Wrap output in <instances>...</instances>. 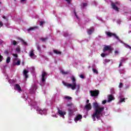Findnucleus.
<instances>
[{"label": "nucleus", "instance_id": "nucleus-1", "mask_svg": "<svg viewBox=\"0 0 131 131\" xmlns=\"http://www.w3.org/2000/svg\"><path fill=\"white\" fill-rule=\"evenodd\" d=\"M93 107L95 109V112L92 115V117L94 119L97 118L99 120V119H100L101 116L103 115L104 107H99V104L97 102L93 103Z\"/></svg>", "mask_w": 131, "mask_h": 131}, {"label": "nucleus", "instance_id": "nucleus-2", "mask_svg": "<svg viewBox=\"0 0 131 131\" xmlns=\"http://www.w3.org/2000/svg\"><path fill=\"white\" fill-rule=\"evenodd\" d=\"M72 81L73 82L72 84L68 83H63L64 85H66L67 88L69 89H72V90H74L76 89V83L75 82V78L72 77Z\"/></svg>", "mask_w": 131, "mask_h": 131}, {"label": "nucleus", "instance_id": "nucleus-3", "mask_svg": "<svg viewBox=\"0 0 131 131\" xmlns=\"http://www.w3.org/2000/svg\"><path fill=\"white\" fill-rule=\"evenodd\" d=\"M90 94L91 97H98L99 94V90L90 91Z\"/></svg>", "mask_w": 131, "mask_h": 131}, {"label": "nucleus", "instance_id": "nucleus-4", "mask_svg": "<svg viewBox=\"0 0 131 131\" xmlns=\"http://www.w3.org/2000/svg\"><path fill=\"white\" fill-rule=\"evenodd\" d=\"M105 34L108 37L114 36V37H115V38H116V39H118V40L119 39V38H118V36H117V35H116V34L115 33H111L110 32H106Z\"/></svg>", "mask_w": 131, "mask_h": 131}, {"label": "nucleus", "instance_id": "nucleus-5", "mask_svg": "<svg viewBox=\"0 0 131 131\" xmlns=\"http://www.w3.org/2000/svg\"><path fill=\"white\" fill-rule=\"evenodd\" d=\"M111 6L113 10H115V11H116L117 12H119V8L116 6V4H115V3L112 2Z\"/></svg>", "mask_w": 131, "mask_h": 131}, {"label": "nucleus", "instance_id": "nucleus-6", "mask_svg": "<svg viewBox=\"0 0 131 131\" xmlns=\"http://www.w3.org/2000/svg\"><path fill=\"white\" fill-rule=\"evenodd\" d=\"M47 75H48V74L47 73V72H44L43 73H42L41 74V81L42 82H45V81H46V77H47Z\"/></svg>", "mask_w": 131, "mask_h": 131}, {"label": "nucleus", "instance_id": "nucleus-7", "mask_svg": "<svg viewBox=\"0 0 131 131\" xmlns=\"http://www.w3.org/2000/svg\"><path fill=\"white\" fill-rule=\"evenodd\" d=\"M58 110V114H59L60 116H61V117H64V115H66V112H63L61 110H60V109L59 108H57Z\"/></svg>", "mask_w": 131, "mask_h": 131}, {"label": "nucleus", "instance_id": "nucleus-8", "mask_svg": "<svg viewBox=\"0 0 131 131\" xmlns=\"http://www.w3.org/2000/svg\"><path fill=\"white\" fill-rule=\"evenodd\" d=\"M108 98V100L107 102L108 103H110V102H112V101H113L114 100V96L112 95H109L107 96Z\"/></svg>", "mask_w": 131, "mask_h": 131}, {"label": "nucleus", "instance_id": "nucleus-9", "mask_svg": "<svg viewBox=\"0 0 131 131\" xmlns=\"http://www.w3.org/2000/svg\"><path fill=\"white\" fill-rule=\"evenodd\" d=\"M84 108H86V110L87 111H89L90 110H92V105H91V103H89L88 104H86L84 106Z\"/></svg>", "mask_w": 131, "mask_h": 131}, {"label": "nucleus", "instance_id": "nucleus-10", "mask_svg": "<svg viewBox=\"0 0 131 131\" xmlns=\"http://www.w3.org/2000/svg\"><path fill=\"white\" fill-rule=\"evenodd\" d=\"M106 51H110V52H111V47L107 46L104 47L103 51L105 53Z\"/></svg>", "mask_w": 131, "mask_h": 131}, {"label": "nucleus", "instance_id": "nucleus-11", "mask_svg": "<svg viewBox=\"0 0 131 131\" xmlns=\"http://www.w3.org/2000/svg\"><path fill=\"white\" fill-rule=\"evenodd\" d=\"M23 72H24V75L25 78L26 79L28 78V77H29L28 76V71L26 70H24Z\"/></svg>", "mask_w": 131, "mask_h": 131}, {"label": "nucleus", "instance_id": "nucleus-12", "mask_svg": "<svg viewBox=\"0 0 131 131\" xmlns=\"http://www.w3.org/2000/svg\"><path fill=\"white\" fill-rule=\"evenodd\" d=\"M38 28H39V27H38V26L31 27L28 29V31L35 30V29H38Z\"/></svg>", "mask_w": 131, "mask_h": 131}, {"label": "nucleus", "instance_id": "nucleus-13", "mask_svg": "<svg viewBox=\"0 0 131 131\" xmlns=\"http://www.w3.org/2000/svg\"><path fill=\"white\" fill-rule=\"evenodd\" d=\"M82 119V116L81 115H78L75 118V121H78V120H80V119Z\"/></svg>", "mask_w": 131, "mask_h": 131}, {"label": "nucleus", "instance_id": "nucleus-14", "mask_svg": "<svg viewBox=\"0 0 131 131\" xmlns=\"http://www.w3.org/2000/svg\"><path fill=\"white\" fill-rule=\"evenodd\" d=\"M94 30H95L94 29V28H93V29H89L87 30L88 34L89 35H91V34H92V33H93V32H94Z\"/></svg>", "mask_w": 131, "mask_h": 131}, {"label": "nucleus", "instance_id": "nucleus-15", "mask_svg": "<svg viewBox=\"0 0 131 131\" xmlns=\"http://www.w3.org/2000/svg\"><path fill=\"white\" fill-rule=\"evenodd\" d=\"M15 88H16L17 91H19V92H21L22 91V89H21V86H20V85H19V84H16Z\"/></svg>", "mask_w": 131, "mask_h": 131}, {"label": "nucleus", "instance_id": "nucleus-16", "mask_svg": "<svg viewBox=\"0 0 131 131\" xmlns=\"http://www.w3.org/2000/svg\"><path fill=\"white\" fill-rule=\"evenodd\" d=\"M60 73H61V74H62L63 75H66V74H68V73H69V71H66L65 72V71H64V70H61L60 71Z\"/></svg>", "mask_w": 131, "mask_h": 131}, {"label": "nucleus", "instance_id": "nucleus-17", "mask_svg": "<svg viewBox=\"0 0 131 131\" xmlns=\"http://www.w3.org/2000/svg\"><path fill=\"white\" fill-rule=\"evenodd\" d=\"M68 114L70 116H71V115H72V114H73V110H72L71 108H69Z\"/></svg>", "mask_w": 131, "mask_h": 131}, {"label": "nucleus", "instance_id": "nucleus-18", "mask_svg": "<svg viewBox=\"0 0 131 131\" xmlns=\"http://www.w3.org/2000/svg\"><path fill=\"white\" fill-rule=\"evenodd\" d=\"M53 53L56 54L57 55H61V53L60 51H57L56 50H53Z\"/></svg>", "mask_w": 131, "mask_h": 131}, {"label": "nucleus", "instance_id": "nucleus-19", "mask_svg": "<svg viewBox=\"0 0 131 131\" xmlns=\"http://www.w3.org/2000/svg\"><path fill=\"white\" fill-rule=\"evenodd\" d=\"M120 100H119V103H123V102H125V98H121V96H119Z\"/></svg>", "mask_w": 131, "mask_h": 131}, {"label": "nucleus", "instance_id": "nucleus-20", "mask_svg": "<svg viewBox=\"0 0 131 131\" xmlns=\"http://www.w3.org/2000/svg\"><path fill=\"white\" fill-rule=\"evenodd\" d=\"M33 52H34L33 50L30 51V57H33V56H34V53H33Z\"/></svg>", "mask_w": 131, "mask_h": 131}, {"label": "nucleus", "instance_id": "nucleus-21", "mask_svg": "<svg viewBox=\"0 0 131 131\" xmlns=\"http://www.w3.org/2000/svg\"><path fill=\"white\" fill-rule=\"evenodd\" d=\"M11 62V57H10L9 56L7 58V59H6V63L7 64H9V63H10Z\"/></svg>", "mask_w": 131, "mask_h": 131}, {"label": "nucleus", "instance_id": "nucleus-22", "mask_svg": "<svg viewBox=\"0 0 131 131\" xmlns=\"http://www.w3.org/2000/svg\"><path fill=\"white\" fill-rule=\"evenodd\" d=\"M21 64V61L18 60L17 62L14 63V65H16L17 66H19Z\"/></svg>", "mask_w": 131, "mask_h": 131}, {"label": "nucleus", "instance_id": "nucleus-23", "mask_svg": "<svg viewBox=\"0 0 131 131\" xmlns=\"http://www.w3.org/2000/svg\"><path fill=\"white\" fill-rule=\"evenodd\" d=\"M40 40H41L42 41H45L46 40H48V37H46L45 38H40Z\"/></svg>", "mask_w": 131, "mask_h": 131}, {"label": "nucleus", "instance_id": "nucleus-24", "mask_svg": "<svg viewBox=\"0 0 131 131\" xmlns=\"http://www.w3.org/2000/svg\"><path fill=\"white\" fill-rule=\"evenodd\" d=\"M37 111L39 113V114H42V110L40 109V108H38L37 110Z\"/></svg>", "mask_w": 131, "mask_h": 131}, {"label": "nucleus", "instance_id": "nucleus-25", "mask_svg": "<svg viewBox=\"0 0 131 131\" xmlns=\"http://www.w3.org/2000/svg\"><path fill=\"white\" fill-rule=\"evenodd\" d=\"M64 99H66V100H71L72 98L70 96H64Z\"/></svg>", "mask_w": 131, "mask_h": 131}, {"label": "nucleus", "instance_id": "nucleus-26", "mask_svg": "<svg viewBox=\"0 0 131 131\" xmlns=\"http://www.w3.org/2000/svg\"><path fill=\"white\" fill-rule=\"evenodd\" d=\"M11 42L13 43V46H17V45L18 44V43H17V41L15 40H14Z\"/></svg>", "mask_w": 131, "mask_h": 131}, {"label": "nucleus", "instance_id": "nucleus-27", "mask_svg": "<svg viewBox=\"0 0 131 131\" xmlns=\"http://www.w3.org/2000/svg\"><path fill=\"white\" fill-rule=\"evenodd\" d=\"M92 70L93 72L94 73H96V74H98V73H99V72H98V70H96V69H93Z\"/></svg>", "mask_w": 131, "mask_h": 131}, {"label": "nucleus", "instance_id": "nucleus-28", "mask_svg": "<svg viewBox=\"0 0 131 131\" xmlns=\"http://www.w3.org/2000/svg\"><path fill=\"white\" fill-rule=\"evenodd\" d=\"M37 49L39 52H40V51H41V49L40 48V46H39V45L37 46Z\"/></svg>", "mask_w": 131, "mask_h": 131}, {"label": "nucleus", "instance_id": "nucleus-29", "mask_svg": "<svg viewBox=\"0 0 131 131\" xmlns=\"http://www.w3.org/2000/svg\"><path fill=\"white\" fill-rule=\"evenodd\" d=\"M67 107H71V106H73V104H72V103L71 102L69 104H67Z\"/></svg>", "mask_w": 131, "mask_h": 131}, {"label": "nucleus", "instance_id": "nucleus-30", "mask_svg": "<svg viewBox=\"0 0 131 131\" xmlns=\"http://www.w3.org/2000/svg\"><path fill=\"white\" fill-rule=\"evenodd\" d=\"M125 45V48H128V49H131V47L129 46V45L126 44V43H124Z\"/></svg>", "mask_w": 131, "mask_h": 131}, {"label": "nucleus", "instance_id": "nucleus-31", "mask_svg": "<svg viewBox=\"0 0 131 131\" xmlns=\"http://www.w3.org/2000/svg\"><path fill=\"white\" fill-rule=\"evenodd\" d=\"M122 86H123V83H120L119 86H118V88L119 89H121V88H122Z\"/></svg>", "mask_w": 131, "mask_h": 131}, {"label": "nucleus", "instance_id": "nucleus-32", "mask_svg": "<svg viewBox=\"0 0 131 131\" xmlns=\"http://www.w3.org/2000/svg\"><path fill=\"white\" fill-rule=\"evenodd\" d=\"M4 60V57L0 54V62H2Z\"/></svg>", "mask_w": 131, "mask_h": 131}, {"label": "nucleus", "instance_id": "nucleus-33", "mask_svg": "<svg viewBox=\"0 0 131 131\" xmlns=\"http://www.w3.org/2000/svg\"><path fill=\"white\" fill-rule=\"evenodd\" d=\"M125 61H126V58H122V59L121 60V62H122V63L123 62H125Z\"/></svg>", "mask_w": 131, "mask_h": 131}, {"label": "nucleus", "instance_id": "nucleus-34", "mask_svg": "<svg viewBox=\"0 0 131 131\" xmlns=\"http://www.w3.org/2000/svg\"><path fill=\"white\" fill-rule=\"evenodd\" d=\"M74 13L75 16L76 17L77 19H78V16H77V14H76V12L75 11V10H74Z\"/></svg>", "mask_w": 131, "mask_h": 131}, {"label": "nucleus", "instance_id": "nucleus-35", "mask_svg": "<svg viewBox=\"0 0 131 131\" xmlns=\"http://www.w3.org/2000/svg\"><path fill=\"white\" fill-rule=\"evenodd\" d=\"M45 23H46V22L45 21H40V24H39L40 26H42V24H45Z\"/></svg>", "mask_w": 131, "mask_h": 131}, {"label": "nucleus", "instance_id": "nucleus-36", "mask_svg": "<svg viewBox=\"0 0 131 131\" xmlns=\"http://www.w3.org/2000/svg\"><path fill=\"white\" fill-rule=\"evenodd\" d=\"M106 103H107V100H104L102 101V104H103V105L106 104Z\"/></svg>", "mask_w": 131, "mask_h": 131}, {"label": "nucleus", "instance_id": "nucleus-37", "mask_svg": "<svg viewBox=\"0 0 131 131\" xmlns=\"http://www.w3.org/2000/svg\"><path fill=\"white\" fill-rule=\"evenodd\" d=\"M16 52H17V53L20 52V48H17L16 49Z\"/></svg>", "mask_w": 131, "mask_h": 131}, {"label": "nucleus", "instance_id": "nucleus-38", "mask_svg": "<svg viewBox=\"0 0 131 131\" xmlns=\"http://www.w3.org/2000/svg\"><path fill=\"white\" fill-rule=\"evenodd\" d=\"M105 56H106V55L105 54V53H102L101 54V56L102 57V58H104L105 57Z\"/></svg>", "mask_w": 131, "mask_h": 131}, {"label": "nucleus", "instance_id": "nucleus-39", "mask_svg": "<svg viewBox=\"0 0 131 131\" xmlns=\"http://www.w3.org/2000/svg\"><path fill=\"white\" fill-rule=\"evenodd\" d=\"M4 26V24H3V22L0 21V28L3 27Z\"/></svg>", "mask_w": 131, "mask_h": 131}, {"label": "nucleus", "instance_id": "nucleus-40", "mask_svg": "<svg viewBox=\"0 0 131 131\" xmlns=\"http://www.w3.org/2000/svg\"><path fill=\"white\" fill-rule=\"evenodd\" d=\"M21 41L23 42L24 45H27V42H25L24 40H21Z\"/></svg>", "mask_w": 131, "mask_h": 131}, {"label": "nucleus", "instance_id": "nucleus-41", "mask_svg": "<svg viewBox=\"0 0 131 131\" xmlns=\"http://www.w3.org/2000/svg\"><path fill=\"white\" fill-rule=\"evenodd\" d=\"M88 6V3H83V7H86Z\"/></svg>", "mask_w": 131, "mask_h": 131}, {"label": "nucleus", "instance_id": "nucleus-42", "mask_svg": "<svg viewBox=\"0 0 131 131\" xmlns=\"http://www.w3.org/2000/svg\"><path fill=\"white\" fill-rule=\"evenodd\" d=\"M13 56L14 57H15L16 58H17L18 57V54H13Z\"/></svg>", "mask_w": 131, "mask_h": 131}, {"label": "nucleus", "instance_id": "nucleus-43", "mask_svg": "<svg viewBox=\"0 0 131 131\" xmlns=\"http://www.w3.org/2000/svg\"><path fill=\"white\" fill-rule=\"evenodd\" d=\"M80 77L83 79L84 78V76H83V75H80Z\"/></svg>", "mask_w": 131, "mask_h": 131}, {"label": "nucleus", "instance_id": "nucleus-44", "mask_svg": "<svg viewBox=\"0 0 131 131\" xmlns=\"http://www.w3.org/2000/svg\"><path fill=\"white\" fill-rule=\"evenodd\" d=\"M122 66V62L121 61L119 64V68L121 67Z\"/></svg>", "mask_w": 131, "mask_h": 131}, {"label": "nucleus", "instance_id": "nucleus-45", "mask_svg": "<svg viewBox=\"0 0 131 131\" xmlns=\"http://www.w3.org/2000/svg\"><path fill=\"white\" fill-rule=\"evenodd\" d=\"M66 2H67L69 4H71V0H66Z\"/></svg>", "mask_w": 131, "mask_h": 131}, {"label": "nucleus", "instance_id": "nucleus-46", "mask_svg": "<svg viewBox=\"0 0 131 131\" xmlns=\"http://www.w3.org/2000/svg\"><path fill=\"white\" fill-rule=\"evenodd\" d=\"M64 36H68V33H67V32H66V33H64Z\"/></svg>", "mask_w": 131, "mask_h": 131}, {"label": "nucleus", "instance_id": "nucleus-47", "mask_svg": "<svg viewBox=\"0 0 131 131\" xmlns=\"http://www.w3.org/2000/svg\"><path fill=\"white\" fill-rule=\"evenodd\" d=\"M37 104L36 103V102H35L33 105V106H36Z\"/></svg>", "mask_w": 131, "mask_h": 131}, {"label": "nucleus", "instance_id": "nucleus-48", "mask_svg": "<svg viewBox=\"0 0 131 131\" xmlns=\"http://www.w3.org/2000/svg\"><path fill=\"white\" fill-rule=\"evenodd\" d=\"M86 104H89L90 103V100L88 99L86 101Z\"/></svg>", "mask_w": 131, "mask_h": 131}, {"label": "nucleus", "instance_id": "nucleus-49", "mask_svg": "<svg viewBox=\"0 0 131 131\" xmlns=\"http://www.w3.org/2000/svg\"><path fill=\"white\" fill-rule=\"evenodd\" d=\"M3 19H5V20L7 19V18L5 16H3Z\"/></svg>", "mask_w": 131, "mask_h": 131}, {"label": "nucleus", "instance_id": "nucleus-50", "mask_svg": "<svg viewBox=\"0 0 131 131\" xmlns=\"http://www.w3.org/2000/svg\"><path fill=\"white\" fill-rule=\"evenodd\" d=\"M26 0H20L21 3H23V2H25Z\"/></svg>", "mask_w": 131, "mask_h": 131}, {"label": "nucleus", "instance_id": "nucleus-51", "mask_svg": "<svg viewBox=\"0 0 131 131\" xmlns=\"http://www.w3.org/2000/svg\"><path fill=\"white\" fill-rule=\"evenodd\" d=\"M2 4V2H0V4Z\"/></svg>", "mask_w": 131, "mask_h": 131}, {"label": "nucleus", "instance_id": "nucleus-52", "mask_svg": "<svg viewBox=\"0 0 131 131\" xmlns=\"http://www.w3.org/2000/svg\"><path fill=\"white\" fill-rule=\"evenodd\" d=\"M0 41H1V39H0Z\"/></svg>", "mask_w": 131, "mask_h": 131}]
</instances>
